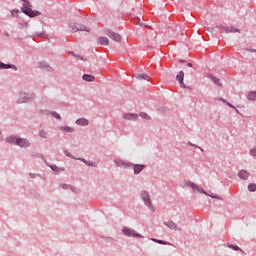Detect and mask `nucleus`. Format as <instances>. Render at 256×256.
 Instances as JSON below:
<instances>
[{
	"label": "nucleus",
	"instance_id": "obj_1",
	"mask_svg": "<svg viewBox=\"0 0 256 256\" xmlns=\"http://www.w3.org/2000/svg\"><path fill=\"white\" fill-rule=\"evenodd\" d=\"M21 10L25 15L31 18L40 16V12L31 10V4L29 2H24Z\"/></svg>",
	"mask_w": 256,
	"mask_h": 256
},
{
	"label": "nucleus",
	"instance_id": "obj_2",
	"mask_svg": "<svg viewBox=\"0 0 256 256\" xmlns=\"http://www.w3.org/2000/svg\"><path fill=\"white\" fill-rule=\"evenodd\" d=\"M69 29H71V33H77L78 31H86V32L90 31L88 28H86V26L82 24H74V23L69 24Z\"/></svg>",
	"mask_w": 256,
	"mask_h": 256
},
{
	"label": "nucleus",
	"instance_id": "obj_3",
	"mask_svg": "<svg viewBox=\"0 0 256 256\" xmlns=\"http://www.w3.org/2000/svg\"><path fill=\"white\" fill-rule=\"evenodd\" d=\"M105 35H107V37H109L110 39H112V41H114L116 43H120V41L122 40V37L120 36V34H118L116 32H112L110 30H107L105 32Z\"/></svg>",
	"mask_w": 256,
	"mask_h": 256
},
{
	"label": "nucleus",
	"instance_id": "obj_4",
	"mask_svg": "<svg viewBox=\"0 0 256 256\" xmlns=\"http://www.w3.org/2000/svg\"><path fill=\"white\" fill-rule=\"evenodd\" d=\"M122 233L124 235H126V237H137V238H141V235L137 234V232H135V230H131L129 228L124 227L122 229Z\"/></svg>",
	"mask_w": 256,
	"mask_h": 256
},
{
	"label": "nucleus",
	"instance_id": "obj_5",
	"mask_svg": "<svg viewBox=\"0 0 256 256\" xmlns=\"http://www.w3.org/2000/svg\"><path fill=\"white\" fill-rule=\"evenodd\" d=\"M141 199H143L145 206L151 207L150 195L147 192H141Z\"/></svg>",
	"mask_w": 256,
	"mask_h": 256
},
{
	"label": "nucleus",
	"instance_id": "obj_6",
	"mask_svg": "<svg viewBox=\"0 0 256 256\" xmlns=\"http://www.w3.org/2000/svg\"><path fill=\"white\" fill-rule=\"evenodd\" d=\"M217 29H222L224 30L225 33H238V29L232 26H226V27L217 26Z\"/></svg>",
	"mask_w": 256,
	"mask_h": 256
},
{
	"label": "nucleus",
	"instance_id": "obj_7",
	"mask_svg": "<svg viewBox=\"0 0 256 256\" xmlns=\"http://www.w3.org/2000/svg\"><path fill=\"white\" fill-rule=\"evenodd\" d=\"M12 144H15L16 146L21 147V148L29 147V141L28 140H17L15 143H12Z\"/></svg>",
	"mask_w": 256,
	"mask_h": 256
},
{
	"label": "nucleus",
	"instance_id": "obj_8",
	"mask_svg": "<svg viewBox=\"0 0 256 256\" xmlns=\"http://www.w3.org/2000/svg\"><path fill=\"white\" fill-rule=\"evenodd\" d=\"M138 115L137 114H124L122 116V119L124 120H131V121H136L137 120Z\"/></svg>",
	"mask_w": 256,
	"mask_h": 256
},
{
	"label": "nucleus",
	"instance_id": "obj_9",
	"mask_svg": "<svg viewBox=\"0 0 256 256\" xmlns=\"http://www.w3.org/2000/svg\"><path fill=\"white\" fill-rule=\"evenodd\" d=\"M16 141H26V140L21 139V138H16V137H13V136H10V137L6 138V142L8 144H14V143H16Z\"/></svg>",
	"mask_w": 256,
	"mask_h": 256
},
{
	"label": "nucleus",
	"instance_id": "obj_10",
	"mask_svg": "<svg viewBox=\"0 0 256 256\" xmlns=\"http://www.w3.org/2000/svg\"><path fill=\"white\" fill-rule=\"evenodd\" d=\"M238 178L247 180V178H249V172H247L245 170L238 171Z\"/></svg>",
	"mask_w": 256,
	"mask_h": 256
},
{
	"label": "nucleus",
	"instance_id": "obj_11",
	"mask_svg": "<svg viewBox=\"0 0 256 256\" xmlns=\"http://www.w3.org/2000/svg\"><path fill=\"white\" fill-rule=\"evenodd\" d=\"M190 188H192L197 193H202L207 195V192H205L203 188L198 187L196 184H190Z\"/></svg>",
	"mask_w": 256,
	"mask_h": 256
},
{
	"label": "nucleus",
	"instance_id": "obj_12",
	"mask_svg": "<svg viewBox=\"0 0 256 256\" xmlns=\"http://www.w3.org/2000/svg\"><path fill=\"white\" fill-rule=\"evenodd\" d=\"M98 42H99V45H101V46L109 45V40L106 37H103V36L98 38Z\"/></svg>",
	"mask_w": 256,
	"mask_h": 256
},
{
	"label": "nucleus",
	"instance_id": "obj_13",
	"mask_svg": "<svg viewBox=\"0 0 256 256\" xmlns=\"http://www.w3.org/2000/svg\"><path fill=\"white\" fill-rule=\"evenodd\" d=\"M177 82H179V85H181V88H185V85H183V71H179V74H177Z\"/></svg>",
	"mask_w": 256,
	"mask_h": 256
},
{
	"label": "nucleus",
	"instance_id": "obj_14",
	"mask_svg": "<svg viewBox=\"0 0 256 256\" xmlns=\"http://www.w3.org/2000/svg\"><path fill=\"white\" fill-rule=\"evenodd\" d=\"M82 80H84L86 82H93V81H95V77L93 75L84 74L82 76Z\"/></svg>",
	"mask_w": 256,
	"mask_h": 256
},
{
	"label": "nucleus",
	"instance_id": "obj_15",
	"mask_svg": "<svg viewBox=\"0 0 256 256\" xmlns=\"http://www.w3.org/2000/svg\"><path fill=\"white\" fill-rule=\"evenodd\" d=\"M247 100L256 101V91H251L247 94Z\"/></svg>",
	"mask_w": 256,
	"mask_h": 256
},
{
	"label": "nucleus",
	"instance_id": "obj_16",
	"mask_svg": "<svg viewBox=\"0 0 256 256\" xmlns=\"http://www.w3.org/2000/svg\"><path fill=\"white\" fill-rule=\"evenodd\" d=\"M76 124L77 125H80V126H88V120H86V119H84V118H82V119H78L77 121H76Z\"/></svg>",
	"mask_w": 256,
	"mask_h": 256
},
{
	"label": "nucleus",
	"instance_id": "obj_17",
	"mask_svg": "<svg viewBox=\"0 0 256 256\" xmlns=\"http://www.w3.org/2000/svg\"><path fill=\"white\" fill-rule=\"evenodd\" d=\"M164 225L169 227V229H171V230H177V225H175V223L172 221L166 222V223H164Z\"/></svg>",
	"mask_w": 256,
	"mask_h": 256
},
{
	"label": "nucleus",
	"instance_id": "obj_18",
	"mask_svg": "<svg viewBox=\"0 0 256 256\" xmlns=\"http://www.w3.org/2000/svg\"><path fill=\"white\" fill-rule=\"evenodd\" d=\"M143 168H145V166H143V165H135L133 170H134L135 174H139L143 170Z\"/></svg>",
	"mask_w": 256,
	"mask_h": 256
},
{
	"label": "nucleus",
	"instance_id": "obj_19",
	"mask_svg": "<svg viewBox=\"0 0 256 256\" xmlns=\"http://www.w3.org/2000/svg\"><path fill=\"white\" fill-rule=\"evenodd\" d=\"M135 78L141 81V80H146L147 78H149V76H147L146 74H137L135 75Z\"/></svg>",
	"mask_w": 256,
	"mask_h": 256
},
{
	"label": "nucleus",
	"instance_id": "obj_20",
	"mask_svg": "<svg viewBox=\"0 0 256 256\" xmlns=\"http://www.w3.org/2000/svg\"><path fill=\"white\" fill-rule=\"evenodd\" d=\"M61 131L65 133H71L73 132V128L65 126V127H61Z\"/></svg>",
	"mask_w": 256,
	"mask_h": 256
},
{
	"label": "nucleus",
	"instance_id": "obj_21",
	"mask_svg": "<svg viewBox=\"0 0 256 256\" xmlns=\"http://www.w3.org/2000/svg\"><path fill=\"white\" fill-rule=\"evenodd\" d=\"M138 117H141L145 120H150V115H147L146 113H139V115H137Z\"/></svg>",
	"mask_w": 256,
	"mask_h": 256
},
{
	"label": "nucleus",
	"instance_id": "obj_22",
	"mask_svg": "<svg viewBox=\"0 0 256 256\" xmlns=\"http://www.w3.org/2000/svg\"><path fill=\"white\" fill-rule=\"evenodd\" d=\"M247 189L249 190V192H255L256 191V185L255 184H249Z\"/></svg>",
	"mask_w": 256,
	"mask_h": 256
},
{
	"label": "nucleus",
	"instance_id": "obj_23",
	"mask_svg": "<svg viewBox=\"0 0 256 256\" xmlns=\"http://www.w3.org/2000/svg\"><path fill=\"white\" fill-rule=\"evenodd\" d=\"M12 66L0 62V69H10Z\"/></svg>",
	"mask_w": 256,
	"mask_h": 256
},
{
	"label": "nucleus",
	"instance_id": "obj_24",
	"mask_svg": "<svg viewBox=\"0 0 256 256\" xmlns=\"http://www.w3.org/2000/svg\"><path fill=\"white\" fill-rule=\"evenodd\" d=\"M218 101H221L222 103L228 105V107L234 109V106H232V104L228 103L225 99L219 98Z\"/></svg>",
	"mask_w": 256,
	"mask_h": 256
},
{
	"label": "nucleus",
	"instance_id": "obj_25",
	"mask_svg": "<svg viewBox=\"0 0 256 256\" xmlns=\"http://www.w3.org/2000/svg\"><path fill=\"white\" fill-rule=\"evenodd\" d=\"M152 241H154V242H156V243H158V244H160V245H167V242H164V241H162V240L152 239Z\"/></svg>",
	"mask_w": 256,
	"mask_h": 256
},
{
	"label": "nucleus",
	"instance_id": "obj_26",
	"mask_svg": "<svg viewBox=\"0 0 256 256\" xmlns=\"http://www.w3.org/2000/svg\"><path fill=\"white\" fill-rule=\"evenodd\" d=\"M46 135H47L46 131L40 130V137H41V138L46 139Z\"/></svg>",
	"mask_w": 256,
	"mask_h": 256
},
{
	"label": "nucleus",
	"instance_id": "obj_27",
	"mask_svg": "<svg viewBox=\"0 0 256 256\" xmlns=\"http://www.w3.org/2000/svg\"><path fill=\"white\" fill-rule=\"evenodd\" d=\"M10 13L12 14V17H18V10H12Z\"/></svg>",
	"mask_w": 256,
	"mask_h": 256
},
{
	"label": "nucleus",
	"instance_id": "obj_28",
	"mask_svg": "<svg viewBox=\"0 0 256 256\" xmlns=\"http://www.w3.org/2000/svg\"><path fill=\"white\" fill-rule=\"evenodd\" d=\"M211 81L217 85V86H221V84H219V80H217V78H211Z\"/></svg>",
	"mask_w": 256,
	"mask_h": 256
},
{
	"label": "nucleus",
	"instance_id": "obj_29",
	"mask_svg": "<svg viewBox=\"0 0 256 256\" xmlns=\"http://www.w3.org/2000/svg\"><path fill=\"white\" fill-rule=\"evenodd\" d=\"M116 166L122 167L124 166V162H122V160H116Z\"/></svg>",
	"mask_w": 256,
	"mask_h": 256
},
{
	"label": "nucleus",
	"instance_id": "obj_30",
	"mask_svg": "<svg viewBox=\"0 0 256 256\" xmlns=\"http://www.w3.org/2000/svg\"><path fill=\"white\" fill-rule=\"evenodd\" d=\"M251 156L256 157V148L251 149Z\"/></svg>",
	"mask_w": 256,
	"mask_h": 256
},
{
	"label": "nucleus",
	"instance_id": "obj_31",
	"mask_svg": "<svg viewBox=\"0 0 256 256\" xmlns=\"http://www.w3.org/2000/svg\"><path fill=\"white\" fill-rule=\"evenodd\" d=\"M52 116L54 117V119H61V116L57 113H52Z\"/></svg>",
	"mask_w": 256,
	"mask_h": 256
},
{
	"label": "nucleus",
	"instance_id": "obj_32",
	"mask_svg": "<svg viewBox=\"0 0 256 256\" xmlns=\"http://www.w3.org/2000/svg\"><path fill=\"white\" fill-rule=\"evenodd\" d=\"M230 248L234 251H239L241 250L240 248H238V246H230Z\"/></svg>",
	"mask_w": 256,
	"mask_h": 256
},
{
	"label": "nucleus",
	"instance_id": "obj_33",
	"mask_svg": "<svg viewBox=\"0 0 256 256\" xmlns=\"http://www.w3.org/2000/svg\"><path fill=\"white\" fill-rule=\"evenodd\" d=\"M61 188H63V189H71V186H68V185H66V184H63V185H61Z\"/></svg>",
	"mask_w": 256,
	"mask_h": 256
},
{
	"label": "nucleus",
	"instance_id": "obj_34",
	"mask_svg": "<svg viewBox=\"0 0 256 256\" xmlns=\"http://www.w3.org/2000/svg\"><path fill=\"white\" fill-rule=\"evenodd\" d=\"M50 168L52 169V171H57V166H50Z\"/></svg>",
	"mask_w": 256,
	"mask_h": 256
},
{
	"label": "nucleus",
	"instance_id": "obj_35",
	"mask_svg": "<svg viewBox=\"0 0 256 256\" xmlns=\"http://www.w3.org/2000/svg\"><path fill=\"white\" fill-rule=\"evenodd\" d=\"M29 101V98H27V100H23L20 103H27Z\"/></svg>",
	"mask_w": 256,
	"mask_h": 256
},
{
	"label": "nucleus",
	"instance_id": "obj_36",
	"mask_svg": "<svg viewBox=\"0 0 256 256\" xmlns=\"http://www.w3.org/2000/svg\"><path fill=\"white\" fill-rule=\"evenodd\" d=\"M211 198L213 199H219L217 196L211 195Z\"/></svg>",
	"mask_w": 256,
	"mask_h": 256
},
{
	"label": "nucleus",
	"instance_id": "obj_37",
	"mask_svg": "<svg viewBox=\"0 0 256 256\" xmlns=\"http://www.w3.org/2000/svg\"><path fill=\"white\" fill-rule=\"evenodd\" d=\"M179 63H185V61L184 60H180Z\"/></svg>",
	"mask_w": 256,
	"mask_h": 256
},
{
	"label": "nucleus",
	"instance_id": "obj_38",
	"mask_svg": "<svg viewBox=\"0 0 256 256\" xmlns=\"http://www.w3.org/2000/svg\"><path fill=\"white\" fill-rule=\"evenodd\" d=\"M188 67H192V63H188Z\"/></svg>",
	"mask_w": 256,
	"mask_h": 256
},
{
	"label": "nucleus",
	"instance_id": "obj_39",
	"mask_svg": "<svg viewBox=\"0 0 256 256\" xmlns=\"http://www.w3.org/2000/svg\"><path fill=\"white\" fill-rule=\"evenodd\" d=\"M65 155H66L67 157H69V153L65 152Z\"/></svg>",
	"mask_w": 256,
	"mask_h": 256
}]
</instances>
